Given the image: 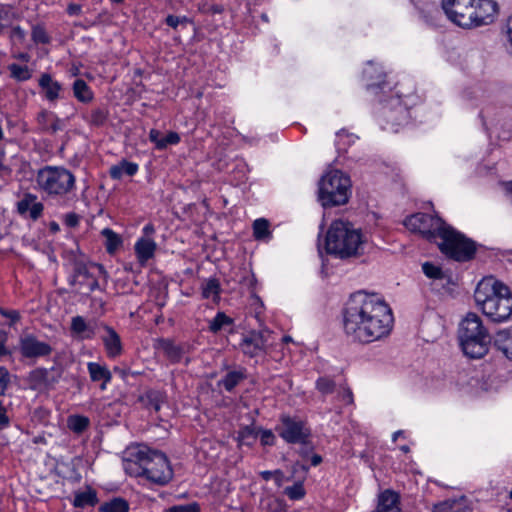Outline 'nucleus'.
I'll return each instance as SVG.
<instances>
[{
  "label": "nucleus",
  "mask_w": 512,
  "mask_h": 512,
  "mask_svg": "<svg viewBox=\"0 0 512 512\" xmlns=\"http://www.w3.org/2000/svg\"><path fill=\"white\" fill-rule=\"evenodd\" d=\"M388 304L377 294L353 293L343 312L345 334L360 343H371L387 336L393 326Z\"/></svg>",
  "instance_id": "obj_1"
},
{
  "label": "nucleus",
  "mask_w": 512,
  "mask_h": 512,
  "mask_svg": "<svg viewBox=\"0 0 512 512\" xmlns=\"http://www.w3.org/2000/svg\"><path fill=\"white\" fill-rule=\"evenodd\" d=\"M474 299L489 321L499 324L512 319L510 288L494 277H485L477 284Z\"/></svg>",
  "instance_id": "obj_2"
},
{
  "label": "nucleus",
  "mask_w": 512,
  "mask_h": 512,
  "mask_svg": "<svg viewBox=\"0 0 512 512\" xmlns=\"http://www.w3.org/2000/svg\"><path fill=\"white\" fill-rule=\"evenodd\" d=\"M363 244L361 230L355 228L352 223L343 220L333 221L325 238L326 252L339 259L358 256Z\"/></svg>",
  "instance_id": "obj_3"
},
{
  "label": "nucleus",
  "mask_w": 512,
  "mask_h": 512,
  "mask_svg": "<svg viewBox=\"0 0 512 512\" xmlns=\"http://www.w3.org/2000/svg\"><path fill=\"white\" fill-rule=\"evenodd\" d=\"M135 458L134 467H130L135 476L145 477L160 486H164L172 480L173 470L163 452L143 446L137 450Z\"/></svg>",
  "instance_id": "obj_4"
},
{
  "label": "nucleus",
  "mask_w": 512,
  "mask_h": 512,
  "mask_svg": "<svg viewBox=\"0 0 512 512\" xmlns=\"http://www.w3.org/2000/svg\"><path fill=\"white\" fill-rule=\"evenodd\" d=\"M458 338L463 353L472 359H480L485 356L492 341L481 318L475 313H468L462 320Z\"/></svg>",
  "instance_id": "obj_5"
},
{
  "label": "nucleus",
  "mask_w": 512,
  "mask_h": 512,
  "mask_svg": "<svg viewBox=\"0 0 512 512\" xmlns=\"http://www.w3.org/2000/svg\"><path fill=\"white\" fill-rule=\"evenodd\" d=\"M40 192L50 198L64 197L76 187L73 173L63 166H44L36 175Z\"/></svg>",
  "instance_id": "obj_6"
},
{
  "label": "nucleus",
  "mask_w": 512,
  "mask_h": 512,
  "mask_svg": "<svg viewBox=\"0 0 512 512\" xmlns=\"http://www.w3.org/2000/svg\"><path fill=\"white\" fill-rule=\"evenodd\" d=\"M350 178L339 170L326 173L319 181L318 198L323 207L344 205L350 196Z\"/></svg>",
  "instance_id": "obj_7"
},
{
  "label": "nucleus",
  "mask_w": 512,
  "mask_h": 512,
  "mask_svg": "<svg viewBox=\"0 0 512 512\" xmlns=\"http://www.w3.org/2000/svg\"><path fill=\"white\" fill-rule=\"evenodd\" d=\"M439 243L440 251L451 259L459 262H466L473 259L477 244L472 239L467 238L461 232L448 225L442 232Z\"/></svg>",
  "instance_id": "obj_8"
},
{
  "label": "nucleus",
  "mask_w": 512,
  "mask_h": 512,
  "mask_svg": "<svg viewBox=\"0 0 512 512\" xmlns=\"http://www.w3.org/2000/svg\"><path fill=\"white\" fill-rule=\"evenodd\" d=\"M93 269H97L99 274H102L105 278L107 272L101 264L87 265L81 260H74L72 263V273L68 278V282L71 286L75 287L76 292L82 295H89L96 289H99L98 277L93 272Z\"/></svg>",
  "instance_id": "obj_9"
},
{
  "label": "nucleus",
  "mask_w": 512,
  "mask_h": 512,
  "mask_svg": "<svg viewBox=\"0 0 512 512\" xmlns=\"http://www.w3.org/2000/svg\"><path fill=\"white\" fill-rule=\"evenodd\" d=\"M404 225L413 232L420 233L429 241L440 238L447 224L438 216L416 213L404 220Z\"/></svg>",
  "instance_id": "obj_10"
},
{
  "label": "nucleus",
  "mask_w": 512,
  "mask_h": 512,
  "mask_svg": "<svg viewBox=\"0 0 512 512\" xmlns=\"http://www.w3.org/2000/svg\"><path fill=\"white\" fill-rule=\"evenodd\" d=\"M276 431L288 444H305L311 438L307 422L295 416L282 415Z\"/></svg>",
  "instance_id": "obj_11"
},
{
  "label": "nucleus",
  "mask_w": 512,
  "mask_h": 512,
  "mask_svg": "<svg viewBox=\"0 0 512 512\" xmlns=\"http://www.w3.org/2000/svg\"><path fill=\"white\" fill-rule=\"evenodd\" d=\"M441 7L448 19L462 28H473V0H442Z\"/></svg>",
  "instance_id": "obj_12"
},
{
  "label": "nucleus",
  "mask_w": 512,
  "mask_h": 512,
  "mask_svg": "<svg viewBox=\"0 0 512 512\" xmlns=\"http://www.w3.org/2000/svg\"><path fill=\"white\" fill-rule=\"evenodd\" d=\"M270 336L269 329L252 330L242 338L239 347L246 356L256 357L266 352Z\"/></svg>",
  "instance_id": "obj_13"
},
{
  "label": "nucleus",
  "mask_w": 512,
  "mask_h": 512,
  "mask_svg": "<svg viewBox=\"0 0 512 512\" xmlns=\"http://www.w3.org/2000/svg\"><path fill=\"white\" fill-rule=\"evenodd\" d=\"M19 351L23 358L35 361L49 356L53 348L47 342L40 341L35 335L27 334L19 340Z\"/></svg>",
  "instance_id": "obj_14"
},
{
  "label": "nucleus",
  "mask_w": 512,
  "mask_h": 512,
  "mask_svg": "<svg viewBox=\"0 0 512 512\" xmlns=\"http://www.w3.org/2000/svg\"><path fill=\"white\" fill-rule=\"evenodd\" d=\"M382 116L392 126H402L410 119V112L399 96L391 97L382 108Z\"/></svg>",
  "instance_id": "obj_15"
},
{
  "label": "nucleus",
  "mask_w": 512,
  "mask_h": 512,
  "mask_svg": "<svg viewBox=\"0 0 512 512\" xmlns=\"http://www.w3.org/2000/svg\"><path fill=\"white\" fill-rule=\"evenodd\" d=\"M472 12L473 27L487 25L494 21L498 4L494 0H473Z\"/></svg>",
  "instance_id": "obj_16"
},
{
  "label": "nucleus",
  "mask_w": 512,
  "mask_h": 512,
  "mask_svg": "<svg viewBox=\"0 0 512 512\" xmlns=\"http://www.w3.org/2000/svg\"><path fill=\"white\" fill-rule=\"evenodd\" d=\"M99 327L103 332L100 335V338L103 342L107 356L109 358H116L120 356L123 352V345L120 335L113 327L107 325L104 322H100Z\"/></svg>",
  "instance_id": "obj_17"
},
{
  "label": "nucleus",
  "mask_w": 512,
  "mask_h": 512,
  "mask_svg": "<svg viewBox=\"0 0 512 512\" xmlns=\"http://www.w3.org/2000/svg\"><path fill=\"white\" fill-rule=\"evenodd\" d=\"M99 324L96 320L86 321L84 317L77 315L71 319L70 331L79 339L91 340L101 329Z\"/></svg>",
  "instance_id": "obj_18"
},
{
  "label": "nucleus",
  "mask_w": 512,
  "mask_h": 512,
  "mask_svg": "<svg viewBox=\"0 0 512 512\" xmlns=\"http://www.w3.org/2000/svg\"><path fill=\"white\" fill-rule=\"evenodd\" d=\"M38 85L43 93L44 98L55 103L57 100L63 98V86L57 80H54L49 73H42Z\"/></svg>",
  "instance_id": "obj_19"
},
{
  "label": "nucleus",
  "mask_w": 512,
  "mask_h": 512,
  "mask_svg": "<svg viewBox=\"0 0 512 512\" xmlns=\"http://www.w3.org/2000/svg\"><path fill=\"white\" fill-rule=\"evenodd\" d=\"M43 211V203L37 202V196L32 193H25L23 198L17 202V212L21 216H25L29 212V217L34 221L42 216Z\"/></svg>",
  "instance_id": "obj_20"
},
{
  "label": "nucleus",
  "mask_w": 512,
  "mask_h": 512,
  "mask_svg": "<svg viewBox=\"0 0 512 512\" xmlns=\"http://www.w3.org/2000/svg\"><path fill=\"white\" fill-rule=\"evenodd\" d=\"M156 249V242L148 237H140L134 245L135 255L142 266L154 257Z\"/></svg>",
  "instance_id": "obj_21"
},
{
  "label": "nucleus",
  "mask_w": 512,
  "mask_h": 512,
  "mask_svg": "<svg viewBox=\"0 0 512 512\" xmlns=\"http://www.w3.org/2000/svg\"><path fill=\"white\" fill-rule=\"evenodd\" d=\"M55 368L46 369V368H36L29 373V381L30 383L37 386H45L49 387L58 382L60 378V373L57 372L56 375H51V372H54Z\"/></svg>",
  "instance_id": "obj_22"
},
{
  "label": "nucleus",
  "mask_w": 512,
  "mask_h": 512,
  "mask_svg": "<svg viewBox=\"0 0 512 512\" xmlns=\"http://www.w3.org/2000/svg\"><path fill=\"white\" fill-rule=\"evenodd\" d=\"M87 370L92 382H100V389L106 390L108 383L112 379V373L106 365L97 362H89Z\"/></svg>",
  "instance_id": "obj_23"
},
{
  "label": "nucleus",
  "mask_w": 512,
  "mask_h": 512,
  "mask_svg": "<svg viewBox=\"0 0 512 512\" xmlns=\"http://www.w3.org/2000/svg\"><path fill=\"white\" fill-rule=\"evenodd\" d=\"M157 348L162 350L165 356L172 363H179L186 352L183 345H178L173 340L165 338L158 340Z\"/></svg>",
  "instance_id": "obj_24"
},
{
  "label": "nucleus",
  "mask_w": 512,
  "mask_h": 512,
  "mask_svg": "<svg viewBox=\"0 0 512 512\" xmlns=\"http://www.w3.org/2000/svg\"><path fill=\"white\" fill-rule=\"evenodd\" d=\"M399 495L392 490H385L379 495L377 510L379 512H401Z\"/></svg>",
  "instance_id": "obj_25"
},
{
  "label": "nucleus",
  "mask_w": 512,
  "mask_h": 512,
  "mask_svg": "<svg viewBox=\"0 0 512 512\" xmlns=\"http://www.w3.org/2000/svg\"><path fill=\"white\" fill-rule=\"evenodd\" d=\"M81 117L89 126L101 127L107 122L109 111L106 107L98 106L83 112Z\"/></svg>",
  "instance_id": "obj_26"
},
{
  "label": "nucleus",
  "mask_w": 512,
  "mask_h": 512,
  "mask_svg": "<svg viewBox=\"0 0 512 512\" xmlns=\"http://www.w3.org/2000/svg\"><path fill=\"white\" fill-rule=\"evenodd\" d=\"M247 378V370L244 367L228 371L226 375L218 381V386H223L227 392H232L234 388Z\"/></svg>",
  "instance_id": "obj_27"
},
{
  "label": "nucleus",
  "mask_w": 512,
  "mask_h": 512,
  "mask_svg": "<svg viewBox=\"0 0 512 512\" xmlns=\"http://www.w3.org/2000/svg\"><path fill=\"white\" fill-rule=\"evenodd\" d=\"M495 347L512 360V327L499 330L494 336Z\"/></svg>",
  "instance_id": "obj_28"
},
{
  "label": "nucleus",
  "mask_w": 512,
  "mask_h": 512,
  "mask_svg": "<svg viewBox=\"0 0 512 512\" xmlns=\"http://www.w3.org/2000/svg\"><path fill=\"white\" fill-rule=\"evenodd\" d=\"M97 492L91 487H87L85 491H76L72 505L75 508L94 507L98 503Z\"/></svg>",
  "instance_id": "obj_29"
},
{
  "label": "nucleus",
  "mask_w": 512,
  "mask_h": 512,
  "mask_svg": "<svg viewBox=\"0 0 512 512\" xmlns=\"http://www.w3.org/2000/svg\"><path fill=\"white\" fill-rule=\"evenodd\" d=\"M364 77L370 81L367 84V89L382 88L384 84V72L381 68H377L372 61L367 62V66L363 71Z\"/></svg>",
  "instance_id": "obj_30"
},
{
  "label": "nucleus",
  "mask_w": 512,
  "mask_h": 512,
  "mask_svg": "<svg viewBox=\"0 0 512 512\" xmlns=\"http://www.w3.org/2000/svg\"><path fill=\"white\" fill-rule=\"evenodd\" d=\"M138 169V164L123 159L118 164L110 167L109 175L114 180H120L124 175L134 176Z\"/></svg>",
  "instance_id": "obj_31"
},
{
  "label": "nucleus",
  "mask_w": 512,
  "mask_h": 512,
  "mask_svg": "<svg viewBox=\"0 0 512 512\" xmlns=\"http://www.w3.org/2000/svg\"><path fill=\"white\" fill-rule=\"evenodd\" d=\"M74 97L81 103H90L94 99V93L83 79H76L72 84Z\"/></svg>",
  "instance_id": "obj_32"
},
{
  "label": "nucleus",
  "mask_w": 512,
  "mask_h": 512,
  "mask_svg": "<svg viewBox=\"0 0 512 512\" xmlns=\"http://www.w3.org/2000/svg\"><path fill=\"white\" fill-rule=\"evenodd\" d=\"M145 406L149 409H153L155 412H159L162 404L166 400L164 392L159 390H148L141 398Z\"/></svg>",
  "instance_id": "obj_33"
},
{
  "label": "nucleus",
  "mask_w": 512,
  "mask_h": 512,
  "mask_svg": "<svg viewBox=\"0 0 512 512\" xmlns=\"http://www.w3.org/2000/svg\"><path fill=\"white\" fill-rule=\"evenodd\" d=\"M17 19V13L10 5H0V36L4 35Z\"/></svg>",
  "instance_id": "obj_34"
},
{
  "label": "nucleus",
  "mask_w": 512,
  "mask_h": 512,
  "mask_svg": "<svg viewBox=\"0 0 512 512\" xmlns=\"http://www.w3.org/2000/svg\"><path fill=\"white\" fill-rule=\"evenodd\" d=\"M101 234L105 239L104 246L108 254H114L123 245L121 236L112 229L104 228Z\"/></svg>",
  "instance_id": "obj_35"
},
{
  "label": "nucleus",
  "mask_w": 512,
  "mask_h": 512,
  "mask_svg": "<svg viewBox=\"0 0 512 512\" xmlns=\"http://www.w3.org/2000/svg\"><path fill=\"white\" fill-rule=\"evenodd\" d=\"M202 297L204 299H212L213 302H218L220 300V293L222 291L221 285L218 279L209 278L206 280L201 287Z\"/></svg>",
  "instance_id": "obj_36"
},
{
  "label": "nucleus",
  "mask_w": 512,
  "mask_h": 512,
  "mask_svg": "<svg viewBox=\"0 0 512 512\" xmlns=\"http://www.w3.org/2000/svg\"><path fill=\"white\" fill-rule=\"evenodd\" d=\"M129 503L121 497H114L99 507V512H128Z\"/></svg>",
  "instance_id": "obj_37"
},
{
  "label": "nucleus",
  "mask_w": 512,
  "mask_h": 512,
  "mask_svg": "<svg viewBox=\"0 0 512 512\" xmlns=\"http://www.w3.org/2000/svg\"><path fill=\"white\" fill-rule=\"evenodd\" d=\"M464 497L459 499H448L433 507L432 512H464Z\"/></svg>",
  "instance_id": "obj_38"
},
{
  "label": "nucleus",
  "mask_w": 512,
  "mask_h": 512,
  "mask_svg": "<svg viewBox=\"0 0 512 512\" xmlns=\"http://www.w3.org/2000/svg\"><path fill=\"white\" fill-rule=\"evenodd\" d=\"M234 320L227 316L224 312H218L215 317L209 322V330L216 334L225 327L232 326Z\"/></svg>",
  "instance_id": "obj_39"
},
{
  "label": "nucleus",
  "mask_w": 512,
  "mask_h": 512,
  "mask_svg": "<svg viewBox=\"0 0 512 512\" xmlns=\"http://www.w3.org/2000/svg\"><path fill=\"white\" fill-rule=\"evenodd\" d=\"M89 424V418L82 415H72L67 420L68 428L76 434L84 432L89 427Z\"/></svg>",
  "instance_id": "obj_40"
},
{
  "label": "nucleus",
  "mask_w": 512,
  "mask_h": 512,
  "mask_svg": "<svg viewBox=\"0 0 512 512\" xmlns=\"http://www.w3.org/2000/svg\"><path fill=\"white\" fill-rule=\"evenodd\" d=\"M270 235L269 222L264 218L256 219L253 223V236L257 240L265 239Z\"/></svg>",
  "instance_id": "obj_41"
},
{
  "label": "nucleus",
  "mask_w": 512,
  "mask_h": 512,
  "mask_svg": "<svg viewBox=\"0 0 512 512\" xmlns=\"http://www.w3.org/2000/svg\"><path fill=\"white\" fill-rule=\"evenodd\" d=\"M8 69L11 73V77L17 81H26L31 78V72L27 66H21L16 63L10 64Z\"/></svg>",
  "instance_id": "obj_42"
},
{
  "label": "nucleus",
  "mask_w": 512,
  "mask_h": 512,
  "mask_svg": "<svg viewBox=\"0 0 512 512\" xmlns=\"http://www.w3.org/2000/svg\"><path fill=\"white\" fill-rule=\"evenodd\" d=\"M284 494L287 495L291 500H300L305 496L306 491L304 489L303 483L298 481L292 486L286 487L284 489Z\"/></svg>",
  "instance_id": "obj_43"
},
{
  "label": "nucleus",
  "mask_w": 512,
  "mask_h": 512,
  "mask_svg": "<svg viewBox=\"0 0 512 512\" xmlns=\"http://www.w3.org/2000/svg\"><path fill=\"white\" fill-rule=\"evenodd\" d=\"M31 37L36 44H49L51 41L50 36L42 25H34L32 27Z\"/></svg>",
  "instance_id": "obj_44"
},
{
  "label": "nucleus",
  "mask_w": 512,
  "mask_h": 512,
  "mask_svg": "<svg viewBox=\"0 0 512 512\" xmlns=\"http://www.w3.org/2000/svg\"><path fill=\"white\" fill-rule=\"evenodd\" d=\"M422 270L423 273L430 279H442L444 276L442 269L431 262H425L422 265Z\"/></svg>",
  "instance_id": "obj_45"
},
{
  "label": "nucleus",
  "mask_w": 512,
  "mask_h": 512,
  "mask_svg": "<svg viewBox=\"0 0 512 512\" xmlns=\"http://www.w3.org/2000/svg\"><path fill=\"white\" fill-rule=\"evenodd\" d=\"M51 117H53V112L48 110H41L37 114L36 121L39 125V128L42 132L48 133L50 123H51Z\"/></svg>",
  "instance_id": "obj_46"
},
{
  "label": "nucleus",
  "mask_w": 512,
  "mask_h": 512,
  "mask_svg": "<svg viewBox=\"0 0 512 512\" xmlns=\"http://www.w3.org/2000/svg\"><path fill=\"white\" fill-rule=\"evenodd\" d=\"M316 388L322 393V394H330L335 389V382L328 378V377H320L316 381Z\"/></svg>",
  "instance_id": "obj_47"
},
{
  "label": "nucleus",
  "mask_w": 512,
  "mask_h": 512,
  "mask_svg": "<svg viewBox=\"0 0 512 512\" xmlns=\"http://www.w3.org/2000/svg\"><path fill=\"white\" fill-rule=\"evenodd\" d=\"M180 140V135L177 132L170 131L166 136H163L162 142L158 144V150H164L169 145H177Z\"/></svg>",
  "instance_id": "obj_48"
},
{
  "label": "nucleus",
  "mask_w": 512,
  "mask_h": 512,
  "mask_svg": "<svg viewBox=\"0 0 512 512\" xmlns=\"http://www.w3.org/2000/svg\"><path fill=\"white\" fill-rule=\"evenodd\" d=\"M26 38V32L20 26H13L9 29V39L12 44L16 42L23 43Z\"/></svg>",
  "instance_id": "obj_49"
},
{
  "label": "nucleus",
  "mask_w": 512,
  "mask_h": 512,
  "mask_svg": "<svg viewBox=\"0 0 512 512\" xmlns=\"http://www.w3.org/2000/svg\"><path fill=\"white\" fill-rule=\"evenodd\" d=\"M166 512H200V506L197 502L189 504L174 505L169 507Z\"/></svg>",
  "instance_id": "obj_50"
},
{
  "label": "nucleus",
  "mask_w": 512,
  "mask_h": 512,
  "mask_svg": "<svg viewBox=\"0 0 512 512\" xmlns=\"http://www.w3.org/2000/svg\"><path fill=\"white\" fill-rule=\"evenodd\" d=\"M64 128H65L64 120L59 118L55 113H53V117H51V123H50L48 133L56 134L58 131H62Z\"/></svg>",
  "instance_id": "obj_51"
},
{
  "label": "nucleus",
  "mask_w": 512,
  "mask_h": 512,
  "mask_svg": "<svg viewBox=\"0 0 512 512\" xmlns=\"http://www.w3.org/2000/svg\"><path fill=\"white\" fill-rule=\"evenodd\" d=\"M505 48L506 51L512 56V17H509L506 23V31H505Z\"/></svg>",
  "instance_id": "obj_52"
},
{
  "label": "nucleus",
  "mask_w": 512,
  "mask_h": 512,
  "mask_svg": "<svg viewBox=\"0 0 512 512\" xmlns=\"http://www.w3.org/2000/svg\"><path fill=\"white\" fill-rule=\"evenodd\" d=\"M188 21L186 16L180 17L171 14L165 18V23L173 29H176L180 24L187 23Z\"/></svg>",
  "instance_id": "obj_53"
},
{
  "label": "nucleus",
  "mask_w": 512,
  "mask_h": 512,
  "mask_svg": "<svg viewBox=\"0 0 512 512\" xmlns=\"http://www.w3.org/2000/svg\"><path fill=\"white\" fill-rule=\"evenodd\" d=\"M9 383V372L6 368L0 367V396L4 395Z\"/></svg>",
  "instance_id": "obj_54"
},
{
  "label": "nucleus",
  "mask_w": 512,
  "mask_h": 512,
  "mask_svg": "<svg viewBox=\"0 0 512 512\" xmlns=\"http://www.w3.org/2000/svg\"><path fill=\"white\" fill-rule=\"evenodd\" d=\"M0 314L10 320V325H14L20 320V314L17 310H7L0 308Z\"/></svg>",
  "instance_id": "obj_55"
},
{
  "label": "nucleus",
  "mask_w": 512,
  "mask_h": 512,
  "mask_svg": "<svg viewBox=\"0 0 512 512\" xmlns=\"http://www.w3.org/2000/svg\"><path fill=\"white\" fill-rule=\"evenodd\" d=\"M492 110V107L487 106L480 111L479 117L481 118L482 126L485 130H488V122L492 116Z\"/></svg>",
  "instance_id": "obj_56"
},
{
  "label": "nucleus",
  "mask_w": 512,
  "mask_h": 512,
  "mask_svg": "<svg viewBox=\"0 0 512 512\" xmlns=\"http://www.w3.org/2000/svg\"><path fill=\"white\" fill-rule=\"evenodd\" d=\"M260 440L262 445L272 446L274 445L275 436L271 430H262Z\"/></svg>",
  "instance_id": "obj_57"
},
{
  "label": "nucleus",
  "mask_w": 512,
  "mask_h": 512,
  "mask_svg": "<svg viewBox=\"0 0 512 512\" xmlns=\"http://www.w3.org/2000/svg\"><path fill=\"white\" fill-rule=\"evenodd\" d=\"M248 438L255 439L256 436H255L254 431H253V429L251 427L245 426L244 428H242L239 431V440L241 442H244L245 439H248Z\"/></svg>",
  "instance_id": "obj_58"
},
{
  "label": "nucleus",
  "mask_w": 512,
  "mask_h": 512,
  "mask_svg": "<svg viewBox=\"0 0 512 512\" xmlns=\"http://www.w3.org/2000/svg\"><path fill=\"white\" fill-rule=\"evenodd\" d=\"M163 135L157 129H151L149 132V140L154 143L155 148L158 150V144L162 142Z\"/></svg>",
  "instance_id": "obj_59"
},
{
  "label": "nucleus",
  "mask_w": 512,
  "mask_h": 512,
  "mask_svg": "<svg viewBox=\"0 0 512 512\" xmlns=\"http://www.w3.org/2000/svg\"><path fill=\"white\" fill-rule=\"evenodd\" d=\"M300 445H301V448L299 449L300 456H302L303 458H307L313 450V445H312L310 439H308V441L305 444H300Z\"/></svg>",
  "instance_id": "obj_60"
},
{
  "label": "nucleus",
  "mask_w": 512,
  "mask_h": 512,
  "mask_svg": "<svg viewBox=\"0 0 512 512\" xmlns=\"http://www.w3.org/2000/svg\"><path fill=\"white\" fill-rule=\"evenodd\" d=\"M9 425V418L6 414V410L0 401V428L7 427Z\"/></svg>",
  "instance_id": "obj_61"
},
{
  "label": "nucleus",
  "mask_w": 512,
  "mask_h": 512,
  "mask_svg": "<svg viewBox=\"0 0 512 512\" xmlns=\"http://www.w3.org/2000/svg\"><path fill=\"white\" fill-rule=\"evenodd\" d=\"M143 236L151 238V236L155 233V227L152 223H147L142 229Z\"/></svg>",
  "instance_id": "obj_62"
},
{
  "label": "nucleus",
  "mask_w": 512,
  "mask_h": 512,
  "mask_svg": "<svg viewBox=\"0 0 512 512\" xmlns=\"http://www.w3.org/2000/svg\"><path fill=\"white\" fill-rule=\"evenodd\" d=\"M81 12V6L75 3H71L67 7V13L69 15H78Z\"/></svg>",
  "instance_id": "obj_63"
},
{
  "label": "nucleus",
  "mask_w": 512,
  "mask_h": 512,
  "mask_svg": "<svg viewBox=\"0 0 512 512\" xmlns=\"http://www.w3.org/2000/svg\"><path fill=\"white\" fill-rule=\"evenodd\" d=\"M342 400L346 403V404H351L353 402V394H352V391L350 389H344L343 392H342Z\"/></svg>",
  "instance_id": "obj_64"
}]
</instances>
